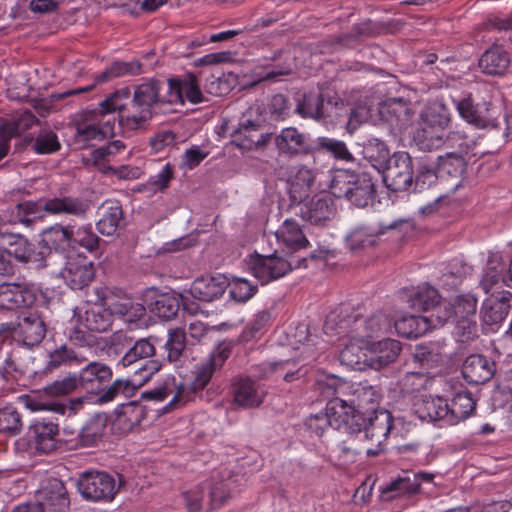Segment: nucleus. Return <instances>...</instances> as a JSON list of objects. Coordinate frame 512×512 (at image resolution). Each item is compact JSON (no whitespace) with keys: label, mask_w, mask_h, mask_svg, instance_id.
<instances>
[{"label":"nucleus","mask_w":512,"mask_h":512,"mask_svg":"<svg viewBox=\"0 0 512 512\" xmlns=\"http://www.w3.org/2000/svg\"><path fill=\"white\" fill-rule=\"evenodd\" d=\"M129 96L128 88L117 90L103 100L96 109L88 112L85 120L77 126V141L86 146L92 141L112 137L115 130V112L124 108Z\"/></svg>","instance_id":"f257e3e1"},{"label":"nucleus","mask_w":512,"mask_h":512,"mask_svg":"<svg viewBox=\"0 0 512 512\" xmlns=\"http://www.w3.org/2000/svg\"><path fill=\"white\" fill-rule=\"evenodd\" d=\"M159 89V83L155 80H148L136 87L128 112L119 111L118 123L121 129L134 131L145 126L159 101Z\"/></svg>","instance_id":"f03ea898"},{"label":"nucleus","mask_w":512,"mask_h":512,"mask_svg":"<svg viewBox=\"0 0 512 512\" xmlns=\"http://www.w3.org/2000/svg\"><path fill=\"white\" fill-rule=\"evenodd\" d=\"M87 205L81 201L70 198H51L45 202H23L15 206L12 212L11 222L29 225L38 218L43 217V213L49 214H71L80 216L86 212Z\"/></svg>","instance_id":"7ed1b4c3"},{"label":"nucleus","mask_w":512,"mask_h":512,"mask_svg":"<svg viewBox=\"0 0 512 512\" xmlns=\"http://www.w3.org/2000/svg\"><path fill=\"white\" fill-rule=\"evenodd\" d=\"M305 262L304 257L283 258L278 250L268 256L251 254L246 260L249 271L261 284L277 280L294 268L304 266Z\"/></svg>","instance_id":"20e7f679"},{"label":"nucleus","mask_w":512,"mask_h":512,"mask_svg":"<svg viewBox=\"0 0 512 512\" xmlns=\"http://www.w3.org/2000/svg\"><path fill=\"white\" fill-rule=\"evenodd\" d=\"M120 484L115 478L104 471H85L78 481L77 488L80 495L92 502L110 503L119 491Z\"/></svg>","instance_id":"39448f33"},{"label":"nucleus","mask_w":512,"mask_h":512,"mask_svg":"<svg viewBox=\"0 0 512 512\" xmlns=\"http://www.w3.org/2000/svg\"><path fill=\"white\" fill-rule=\"evenodd\" d=\"M143 399L154 402H164L169 399L164 406L157 410L159 415L174 412L191 401L186 384L177 383L174 377H168L163 383L143 392Z\"/></svg>","instance_id":"423d86ee"},{"label":"nucleus","mask_w":512,"mask_h":512,"mask_svg":"<svg viewBox=\"0 0 512 512\" xmlns=\"http://www.w3.org/2000/svg\"><path fill=\"white\" fill-rule=\"evenodd\" d=\"M162 365L159 361H148L141 364L129 379H116L110 387L103 392L97 401L100 403H108L113 401L117 396L125 397L132 395L138 388L146 384L154 374L160 371Z\"/></svg>","instance_id":"0eeeda50"},{"label":"nucleus","mask_w":512,"mask_h":512,"mask_svg":"<svg viewBox=\"0 0 512 512\" xmlns=\"http://www.w3.org/2000/svg\"><path fill=\"white\" fill-rule=\"evenodd\" d=\"M325 413L331 422V427L349 434H361L365 424L364 417L355 413L346 397H333L325 407Z\"/></svg>","instance_id":"6e6552de"},{"label":"nucleus","mask_w":512,"mask_h":512,"mask_svg":"<svg viewBox=\"0 0 512 512\" xmlns=\"http://www.w3.org/2000/svg\"><path fill=\"white\" fill-rule=\"evenodd\" d=\"M319 172L305 165L290 167L287 176V191L293 203L302 202L316 190L324 191L321 185H317Z\"/></svg>","instance_id":"1a4fd4ad"},{"label":"nucleus","mask_w":512,"mask_h":512,"mask_svg":"<svg viewBox=\"0 0 512 512\" xmlns=\"http://www.w3.org/2000/svg\"><path fill=\"white\" fill-rule=\"evenodd\" d=\"M342 396L355 410V413L361 414L363 417L378 410L381 395L378 389L366 382H348L344 384Z\"/></svg>","instance_id":"9d476101"},{"label":"nucleus","mask_w":512,"mask_h":512,"mask_svg":"<svg viewBox=\"0 0 512 512\" xmlns=\"http://www.w3.org/2000/svg\"><path fill=\"white\" fill-rule=\"evenodd\" d=\"M382 167H385L384 181L391 190L403 191L411 186L413 169L407 152H395Z\"/></svg>","instance_id":"9b49d317"},{"label":"nucleus","mask_w":512,"mask_h":512,"mask_svg":"<svg viewBox=\"0 0 512 512\" xmlns=\"http://www.w3.org/2000/svg\"><path fill=\"white\" fill-rule=\"evenodd\" d=\"M41 295L40 289L32 283H3L0 284V307L7 310L30 307Z\"/></svg>","instance_id":"f8f14e48"},{"label":"nucleus","mask_w":512,"mask_h":512,"mask_svg":"<svg viewBox=\"0 0 512 512\" xmlns=\"http://www.w3.org/2000/svg\"><path fill=\"white\" fill-rule=\"evenodd\" d=\"M365 424L362 426L361 437L375 443L377 448H368L366 454L375 456L381 451L382 444L391 433V412L386 409H378L364 416Z\"/></svg>","instance_id":"ddd939ff"},{"label":"nucleus","mask_w":512,"mask_h":512,"mask_svg":"<svg viewBox=\"0 0 512 512\" xmlns=\"http://www.w3.org/2000/svg\"><path fill=\"white\" fill-rule=\"evenodd\" d=\"M296 111L302 117L320 120L328 117L338 118L346 113V108L338 98L329 99L325 103L320 95L309 93L304 95L303 100L297 105Z\"/></svg>","instance_id":"4468645a"},{"label":"nucleus","mask_w":512,"mask_h":512,"mask_svg":"<svg viewBox=\"0 0 512 512\" xmlns=\"http://www.w3.org/2000/svg\"><path fill=\"white\" fill-rule=\"evenodd\" d=\"M466 168V162L464 158L457 153H447L443 156L438 157L436 171L427 170L418 176V180L424 178L432 183L434 179L448 180L452 179L454 182L451 185L452 190H456L461 186L462 174Z\"/></svg>","instance_id":"2eb2a0df"},{"label":"nucleus","mask_w":512,"mask_h":512,"mask_svg":"<svg viewBox=\"0 0 512 512\" xmlns=\"http://www.w3.org/2000/svg\"><path fill=\"white\" fill-rule=\"evenodd\" d=\"M278 245V251L286 257H296L295 254L309 246L302 228L292 218L285 219L279 228L274 232Z\"/></svg>","instance_id":"dca6fc26"},{"label":"nucleus","mask_w":512,"mask_h":512,"mask_svg":"<svg viewBox=\"0 0 512 512\" xmlns=\"http://www.w3.org/2000/svg\"><path fill=\"white\" fill-rule=\"evenodd\" d=\"M295 204H297L296 214L311 224L322 225L334 215L333 202L324 191Z\"/></svg>","instance_id":"f3484780"},{"label":"nucleus","mask_w":512,"mask_h":512,"mask_svg":"<svg viewBox=\"0 0 512 512\" xmlns=\"http://www.w3.org/2000/svg\"><path fill=\"white\" fill-rule=\"evenodd\" d=\"M92 261L81 254L69 255L60 271L61 278L71 289H83L94 278Z\"/></svg>","instance_id":"a211bd4d"},{"label":"nucleus","mask_w":512,"mask_h":512,"mask_svg":"<svg viewBox=\"0 0 512 512\" xmlns=\"http://www.w3.org/2000/svg\"><path fill=\"white\" fill-rule=\"evenodd\" d=\"M412 226L411 219L400 218L388 224L361 225L355 227L346 236V244L351 250H356L376 243L378 237L387 230L398 229L400 226Z\"/></svg>","instance_id":"6ab92c4d"},{"label":"nucleus","mask_w":512,"mask_h":512,"mask_svg":"<svg viewBox=\"0 0 512 512\" xmlns=\"http://www.w3.org/2000/svg\"><path fill=\"white\" fill-rule=\"evenodd\" d=\"M37 504L44 512H67L70 499L64 483L57 479H48L37 491Z\"/></svg>","instance_id":"aec40b11"},{"label":"nucleus","mask_w":512,"mask_h":512,"mask_svg":"<svg viewBox=\"0 0 512 512\" xmlns=\"http://www.w3.org/2000/svg\"><path fill=\"white\" fill-rule=\"evenodd\" d=\"M14 337L19 338L25 345L39 344L46 334V324L37 311L24 312L18 317L16 324L9 328Z\"/></svg>","instance_id":"412c9836"},{"label":"nucleus","mask_w":512,"mask_h":512,"mask_svg":"<svg viewBox=\"0 0 512 512\" xmlns=\"http://www.w3.org/2000/svg\"><path fill=\"white\" fill-rule=\"evenodd\" d=\"M30 250L31 245L23 236L6 231L0 232V273H11V257L23 261L28 258Z\"/></svg>","instance_id":"4be33fe9"},{"label":"nucleus","mask_w":512,"mask_h":512,"mask_svg":"<svg viewBox=\"0 0 512 512\" xmlns=\"http://www.w3.org/2000/svg\"><path fill=\"white\" fill-rule=\"evenodd\" d=\"M274 143L279 154L284 156L306 155L312 151L309 135L295 127L283 128L275 136Z\"/></svg>","instance_id":"5701e85b"},{"label":"nucleus","mask_w":512,"mask_h":512,"mask_svg":"<svg viewBox=\"0 0 512 512\" xmlns=\"http://www.w3.org/2000/svg\"><path fill=\"white\" fill-rule=\"evenodd\" d=\"M401 351L399 341L386 338L380 341L367 340L365 353L368 358V368L379 370L396 361Z\"/></svg>","instance_id":"b1692460"},{"label":"nucleus","mask_w":512,"mask_h":512,"mask_svg":"<svg viewBox=\"0 0 512 512\" xmlns=\"http://www.w3.org/2000/svg\"><path fill=\"white\" fill-rule=\"evenodd\" d=\"M30 433L35 449L41 453H50L58 448L59 441V425L58 423L48 420L39 419L34 421L30 426Z\"/></svg>","instance_id":"393cba45"},{"label":"nucleus","mask_w":512,"mask_h":512,"mask_svg":"<svg viewBox=\"0 0 512 512\" xmlns=\"http://www.w3.org/2000/svg\"><path fill=\"white\" fill-rule=\"evenodd\" d=\"M454 103L460 117L468 124L480 129L496 126V118L488 103L474 105L470 98L454 101Z\"/></svg>","instance_id":"a878e982"},{"label":"nucleus","mask_w":512,"mask_h":512,"mask_svg":"<svg viewBox=\"0 0 512 512\" xmlns=\"http://www.w3.org/2000/svg\"><path fill=\"white\" fill-rule=\"evenodd\" d=\"M170 103L184 104L187 100L190 103L198 104L204 101L199 83L195 76L188 74L182 78L170 79L168 81Z\"/></svg>","instance_id":"bb28decb"},{"label":"nucleus","mask_w":512,"mask_h":512,"mask_svg":"<svg viewBox=\"0 0 512 512\" xmlns=\"http://www.w3.org/2000/svg\"><path fill=\"white\" fill-rule=\"evenodd\" d=\"M512 307V293L501 291L496 294H489L483 303L481 317L485 324L496 325L507 317Z\"/></svg>","instance_id":"cd10ccee"},{"label":"nucleus","mask_w":512,"mask_h":512,"mask_svg":"<svg viewBox=\"0 0 512 512\" xmlns=\"http://www.w3.org/2000/svg\"><path fill=\"white\" fill-rule=\"evenodd\" d=\"M228 287V279L222 275L197 278L191 285L190 293L193 298L211 302L223 295Z\"/></svg>","instance_id":"c85d7f7f"},{"label":"nucleus","mask_w":512,"mask_h":512,"mask_svg":"<svg viewBox=\"0 0 512 512\" xmlns=\"http://www.w3.org/2000/svg\"><path fill=\"white\" fill-rule=\"evenodd\" d=\"M505 268L501 255L491 253L480 281V286L486 294H497L502 284L508 286V274L504 275Z\"/></svg>","instance_id":"c756f323"},{"label":"nucleus","mask_w":512,"mask_h":512,"mask_svg":"<svg viewBox=\"0 0 512 512\" xmlns=\"http://www.w3.org/2000/svg\"><path fill=\"white\" fill-rule=\"evenodd\" d=\"M366 346L367 340L362 339L355 333V335L347 340L344 347L339 352L341 364L359 371L367 369L368 358L367 353H365Z\"/></svg>","instance_id":"7c9ffc66"},{"label":"nucleus","mask_w":512,"mask_h":512,"mask_svg":"<svg viewBox=\"0 0 512 512\" xmlns=\"http://www.w3.org/2000/svg\"><path fill=\"white\" fill-rule=\"evenodd\" d=\"M113 315L115 314L110 308L107 310L94 305L85 311L84 320L81 315L76 316L74 311L73 321L79 322L77 333L83 334V328L91 332H104L110 328Z\"/></svg>","instance_id":"2f4dec72"},{"label":"nucleus","mask_w":512,"mask_h":512,"mask_svg":"<svg viewBox=\"0 0 512 512\" xmlns=\"http://www.w3.org/2000/svg\"><path fill=\"white\" fill-rule=\"evenodd\" d=\"M415 412L422 420L440 422L448 426V402L440 396H424L415 405Z\"/></svg>","instance_id":"473e14b6"},{"label":"nucleus","mask_w":512,"mask_h":512,"mask_svg":"<svg viewBox=\"0 0 512 512\" xmlns=\"http://www.w3.org/2000/svg\"><path fill=\"white\" fill-rule=\"evenodd\" d=\"M494 364L481 355H470L462 366V375L470 384L489 381L494 375Z\"/></svg>","instance_id":"72a5a7b5"},{"label":"nucleus","mask_w":512,"mask_h":512,"mask_svg":"<svg viewBox=\"0 0 512 512\" xmlns=\"http://www.w3.org/2000/svg\"><path fill=\"white\" fill-rule=\"evenodd\" d=\"M265 392L249 378L238 380L233 387V402L242 408L258 407L264 400Z\"/></svg>","instance_id":"f704fd0d"},{"label":"nucleus","mask_w":512,"mask_h":512,"mask_svg":"<svg viewBox=\"0 0 512 512\" xmlns=\"http://www.w3.org/2000/svg\"><path fill=\"white\" fill-rule=\"evenodd\" d=\"M436 325V319L416 315L403 316L394 321L396 333L404 338H418Z\"/></svg>","instance_id":"c9c22d12"},{"label":"nucleus","mask_w":512,"mask_h":512,"mask_svg":"<svg viewBox=\"0 0 512 512\" xmlns=\"http://www.w3.org/2000/svg\"><path fill=\"white\" fill-rule=\"evenodd\" d=\"M407 302L412 309L418 311H428L436 307L437 315H440L442 307L445 308V304L439 302L438 291L428 284H421L411 289Z\"/></svg>","instance_id":"e433bc0d"},{"label":"nucleus","mask_w":512,"mask_h":512,"mask_svg":"<svg viewBox=\"0 0 512 512\" xmlns=\"http://www.w3.org/2000/svg\"><path fill=\"white\" fill-rule=\"evenodd\" d=\"M391 320L382 312H377L364 320L356 321L355 333L365 340H372L391 331Z\"/></svg>","instance_id":"4c0bfd02"},{"label":"nucleus","mask_w":512,"mask_h":512,"mask_svg":"<svg viewBox=\"0 0 512 512\" xmlns=\"http://www.w3.org/2000/svg\"><path fill=\"white\" fill-rule=\"evenodd\" d=\"M256 127V124L250 120L241 123L240 128L232 135L235 144L247 150L266 145L270 141L271 135L268 133H258Z\"/></svg>","instance_id":"58836bf2"},{"label":"nucleus","mask_w":512,"mask_h":512,"mask_svg":"<svg viewBox=\"0 0 512 512\" xmlns=\"http://www.w3.org/2000/svg\"><path fill=\"white\" fill-rule=\"evenodd\" d=\"M455 133H447V130L440 131L434 127L421 124L414 134V141L421 150L432 151L437 150L445 145Z\"/></svg>","instance_id":"ea45409f"},{"label":"nucleus","mask_w":512,"mask_h":512,"mask_svg":"<svg viewBox=\"0 0 512 512\" xmlns=\"http://www.w3.org/2000/svg\"><path fill=\"white\" fill-rule=\"evenodd\" d=\"M379 491L383 501H390L396 497L417 493V482L409 477V471H404L397 478L381 486Z\"/></svg>","instance_id":"a19ab883"},{"label":"nucleus","mask_w":512,"mask_h":512,"mask_svg":"<svg viewBox=\"0 0 512 512\" xmlns=\"http://www.w3.org/2000/svg\"><path fill=\"white\" fill-rule=\"evenodd\" d=\"M112 370L106 364L100 362H90L78 375L80 386L85 389H94L95 387L108 382L112 378Z\"/></svg>","instance_id":"79ce46f5"},{"label":"nucleus","mask_w":512,"mask_h":512,"mask_svg":"<svg viewBox=\"0 0 512 512\" xmlns=\"http://www.w3.org/2000/svg\"><path fill=\"white\" fill-rule=\"evenodd\" d=\"M509 65V57L500 46H493L486 50L479 60V67L489 75H500Z\"/></svg>","instance_id":"37998d69"},{"label":"nucleus","mask_w":512,"mask_h":512,"mask_svg":"<svg viewBox=\"0 0 512 512\" xmlns=\"http://www.w3.org/2000/svg\"><path fill=\"white\" fill-rule=\"evenodd\" d=\"M475 409V401L469 392L457 393L448 403V426H453L468 418Z\"/></svg>","instance_id":"c03bdc74"},{"label":"nucleus","mask_w":512,"mask_h":512,"mask_svg":"<svg viewBox=\"0 0 512 512\" xmlns=\"http://www.w3.org/2000/svg\"><path fill=\"white\" fill-rule=\"evenodd\" d=\"M477 308V299L471 295L458 296L452 305V309L445 308L443 316L436 315L437 324L443 325L452 317L460 320H467L470 316L475 315Z\"/></svg>","instance_id":"a18cd8bd"},{"label":"nucleus","mask_w":512,"mask_h":512,"mask_svg":"<svg viewBox=\"0 0 512 512\" xmlns=\"http://www.w3.org/2000/svg\"><path fill=\"white\" fill-rule=\"evenodd\" d=\"M115 412L117 415L116 424L123 431H129L138 426L145 416L143 406L133 401L118 406Z\"/></svg>","instance_id":"49530a36"},{"label":"nucleus","mask_w":512,"mask_h":512,"mask_svg":"<svg viewBox=\"0 0 512 512\" xmlns=\"http://www.w3.org/2000/svg\"><path fill=\"white\" fill-rule=\"evenodd\" d=\"M357 175L348 169H335L330 171L328 176L330 193L337 198H343L351 193L353 185L356 184Z\"/></svg>","instance_id":"de8ad7c7"},{"label":"nucleus","mask_w":512,"mask_h":512,"mask_svg":"<svg viewBox=\"0 0 512 512\" xmlns=\"http://www.w3.org/2000/svg\"><path fill=\"white\" fill-rule=\"evenodd\" d=\"M382 117L387 121L393 122L401 126L410 121L412 110L409 104L402 98H392L387 100L379 110Z\"/></svg>","instance_id":"09e8293b"},{"label":"nucleus","mask_w":512,"mask_h":512,"mask_svg":"<svg viewBox=\"0 0 512 512\" xmlns=\"http://www.w3.org/2000/svg\"><path fill=\"white\" fill-rule=\"evenodd\" d=\"M180 307L179 296L172 293L157 295L155 300L148 305L149 311L163 320L174 317Z\"/></svg>","instance_id":"8fccbe9b"},{"label":"nucleus","mask_w":512,"mask_h":512,"mask_svg":"<svg viewBox=\"0 0 512 512\" xmlns=\"http://www.w3.org/2000/svg\"><path fill=\"white\" fill-rule=\"evenodd\" d=\"M421 124L434 127L439 131L447 130L451 122L449 110L440 103L428 105L421 114Z\"/></svg>","instance_id":"3c124183"},{"label":"nucleus","mask_w":512,"mask_h":512,"mask_svg":"<svg viewBox=\"0 0 512 512\" xmlns=\"http://www.w3.org/2000/svg\"><path fill=\"white\" fill-rule=\"evenodd\" d=\"M108 307L115 315L119 316L127 323H134L140 320L146 313V309L142 304L134 303L127 298L110 302Z\"/></svg>","instance_id":"603ef678"},{"label":"nucleus","mask_w":512,"mask_h":512,"mask_svg":"<svg viewBox=\"0 0 512 512\" xmlns=\"http://www.w3.org/2000/svg\"><path fill=\"white\" fill-rule=\"evenodd\" d=\"M35 122L31 114H25L18 122L4 123L0 127V160L6 156L9 150V141L15 134L27 128L30 123Z\"/></svg>","instance_id":"864d4df0"},{"label":"nucleus","mask_w":512,"mask_h":512,"mask_svg":"<svg viewBox=\"0 0 512 512\" xmlns=\"http://www.w3.org/2000/svg\"><path fill=\"white\" fill-rule=\"evenodd\" d=\"M141 64L138 61L122 62L116 61L108 68L96 76L95 82L97 84L107 82L113 78L121 77L124 75H135L140 73Z\"/></svg>","instance_id":"5fc2aeb1"},{"label":"nucleus","mask_w":512,"mask_h":512,"mask_svg":"<svg viewBox=\"0 0 512 512\" xmlns=\"http://www.w3.org/2000/svg\"><path fill=\"white\" fill-rule=\"evenodd\" d=\"M41 241L47 248L57 250L72 241V230L56 224L42 232Z\"/></svg>","instance_id":"6e6d98bb"},{"label":"nucleus","mask_w":512,"mask_h":512,"mask_svg":"<svg viewBox=\"0 0 512 512\" xmlns=\"http://www.w3.org/2000/svg\"><path fill=\"white\" fill-rule=\"evenodd\" d=\"M122 218V209L118 204H111L104 207V213L97 222V230L105 236H112L116 233L119 222Z\"/></svg>","instance_id":"4d7b16f0"},{"label":"nucleus","mask_w":512,"mask_h":512,"mask_svg":"<svg viewBox=\"0 0 512 512\" xmlns=\"http://www.w3.org/2000/svg\"><path fill=\"white\" fill-rule=\"evenodd\" d=\"M215 371L216 370L206 361H203L194 367L191 372V382L189 385H186L191 400L193 399L194 393L203 390L208 385Z\"/></svg>","instance_id":"13d9d810"},{"label":"nucleus","mask_w":512,"mask_h":512,"mask_svg":"<svg viewBox=\"0 0 512 512\" xmlns=\"http://www.w3.org/2000/svg\"><path fill=\"white\" fill-rule=\"evenodd\" d=\"M374 192V185L371 180H361L357 177L356 184L353 185L351 193H348L343 198H347L355 206L365 207L372 200Z\"/></svg>","instance_id":"bf43d9fd"},{"label":"nucleus","mask_w":512,"mask_h":512,"mask_svg":"<svg viewBox=\"0 0 512 512\" xmlns=\"http://www.w3.org/2000/svg\"><path fill=\"white\" fill-rule=\"evenodd\" d=\"M348 382L335 375L321 374L316 379L315 387L325 398L340 397L342 396V389L344 390V384H348Z\"/></svg>","instance_id":"052dcab7"},{"label":"nucleus","mask_w":512,"mask_h":512,"mask_svg":"<svg viewBox=\"0 0 512 512\" xmlns=\"http://www.w3.org/2000/svg\"><path fill=\"white\" fill-rule=\"evenodd\" d=\"M22 429V418L16 408L5 406L0 409V433L17 435Z\"/></svg>","instance_id":"680f3d73"},{"label":"nucleus","mask_w":512,"mask_h":512,"mask_svg":"<svg viewBox=\"0 0 512 512\" xmlns=\"http://www.w3.org/2000/svg\"><path fill=\"white\" fill-rule=\"evenodd\" d=\"M317 143L319 148L331 154L337 160L346 162H352L354 160L352 153L348 150L343 141L328 137H319Z\"/></svg>","instance_id":"e2e57ef3"},{"label":"nucleus","mask_w":512,"mask_h":512,"mask_svg":"<svg viewBox=\"0 0 512 512\" xmlns=\"http://www.w3.org/2000/svg\"><path fill=\"white\" fill-rule=\"evenodd\" d=\"M186 331L183 328H175L169 331L168 340L165 343L167 358L169 361H178L185 348Z\"/></svg>","instance_id":"0e129e2a"},{"label":"nucleus","mask_w":512,"mask_h":512,"mask_svg":"<svg viewBox=\"0 0 512 512\" xmlns=\"http://www.w3.org/2000/svg\"><path fill=\"white\" fill-rule=\"evenodd\" d=\"M229 294L237 302L248 301L257 291V287L247 279L234 277L231 282L228 281Z\"/></svg>","instance_id":"69168bd1"},{"label":"nucleus","mask_w":512,"mask_h":512,"mask_svg":"<svg viewBox=\"0 0 512 512\" xmlns=\"http://www.w3.org/2000/svg\"><path fill=\"white\" fill-rule=\"evenodd\" d=\"M105 421L101 417L91 419L80 432V441L86 446L96 444L105 433Z\"/></svg>","instance_id":"338daca9"},{"label":"nucleus","mask_w":512,"mask_h":512,"mask_svg":"<svg viewBox=\"0 0 512 512\" xmlns=\"http://www.w3.org/2000/svg\"><path fill=\"white\" fill-rule=\"evenodd\" d=\"M33 148L38 154H51L59 150L60 143L53 131L43 130L37 135Z\"/></svg>","instance_id":"774afa93"}]
</instances>
